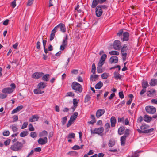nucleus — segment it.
<instances>
[{"label":"nucleus","mask_w":157,"mask_h":157,"mask_svg":"<svg viewBox=\"0 0 157 157\" xmlns=\"http://www.w3.org/2000/svg\"><path fill=\"white\" fill-rule=\"evenodd\" d=\"M107 55L105 54H103L101 57L98 63L97 68V72L98 73L103 72L102 67L105 63V61L107 58Z\"/></svg>","instance_id":"obj_1"},{"label":"nucleus","mask_w":157,"mask_h":157,"mask_svg":"<svg viewBox=\"0 0 157 157\" xmlns=\"http://www.w3.org/2000/svg\"><path fill=\"white\" fill-rule=\"evenodd\" d=\"M71 86L72 90H74L75 93H80L82 91L83 88L82 86L76 82H73L71 84Z\"/></svg>","instance_id":"obj_2"},{"label":"nucleus","mask_w":157,"mask_h":157,"mask_svg":"<svg viewBox=\"0 0 157 157\" xmlns=\"http://www.w3.org/2000/svg\"><path fill=\"white\" fill-rule=\"evenodd\" d=\"M117 35L120 37L121 40L123 41H128L129 40V33L128 32L123 33L122 30H120L117 33Z\"/></svg>","instance_id":"obj_3"},{"label":"nucleus","mask_w":157,"mask_h":157,"mask_svg":"<svg viewBox=\"0 0 157 157\" xmlns=\"http://www.w3.org/2000/svg\"><path fill=\"white\" fill-rule=\"evenodd\" d=\"M23 147V144L21 142L17 141L11 146L10 149L13 151H18L21 150Z\"/></svg>","instance_id":"obj_4"},{"label":"nucleus","mask_w":157,"mask_h":157,"mask_svg":"<svg viewBox=\"0 0 157 157\" xmlns=\"http://www.w3.org/2000/svg\"><path fill=\"white\" fill-rule=\"evenodd\" d=\"M137 127L138 128L137 131L139 133H146L147 129L149 128V126L146 124H142L140 126V125L137 124Z\"/></svg>","instance_id":"obj_5"},{"label":"nucleus","mask_w":157,"mask_h":157,"mask_svg":"<svg viewBox=\"0 0 157 157\" xmlns=\"http://www.w3.org/2000/svg\"><path fill=\"white\" fill-rule=\"evenodd\" d=\"M59 29L60 31L63 33H65L66 31V29L64 24L63 23H60L56 26L54 28L56 32L58 31V29Z\"/></svg>","instance_id":"obj_6"},{"label":"nucleus","mask_w":157,"mask_h":157,"mask_svg":"<svg viewBox=\"0 0 157 157\" xmlns=\"http://www.w3.org/2000/svg\"><path fill=\"white\" fill-rule=\"evenodd\" d=\"M128 49V48L126 44H124L123 47L121 48V52L122 54V57L123 61L126 60L127 53L126 52Z\"/></svg>","instance_id":"obj_7"},{"label":"nucleus","mask_w":157,"mask_h":157,"mask_svg":"<svg viewBox=\"0 0 157 157\" xmlns=\"http://www.w3.org/2000/svg\"><path fill=\"white\" fill-rule=\"evenodd\" d=\"M104 130L103 128L101 127L98 128H95L94 130L91 129L90 131L91 134H96L100 135L103 133Z\"/></svg>","instance_id":"obj_8"},{"label":"nucleus","mask_w":157,"mask_h":157,"mask_svg":"<svg viewBox=\"0 0 157 157\" xmlns=\"http://www.w3.org/2000/svg\"><path fill=\"white\" fill-rule=\"evenodd\" d=\"M145 109L146 112L150 114H154L156 111V108L152 106H147Z\"/></svg>","instance_id":"obj_9"},{"label":"nucleus","mask_w":157,"mask_h":157,"mask_svg":"<svg viewBox=\"0 0 157 157\" xmlns=\"http://www.w3.org/2000/svg\"><path fill=\"white\" fill-rule=\"evenodd\" d=\"M113 47L114 49L119 50L121 48V42L119 40H115L113 44Z\"/></svg>","instance_id":"obj_10"},{"label":"nucleus","mask_w":157,"mask_h":157,"mask_svg":"<svg viewBox=\"0 0 157 157\" xmlns=\"http://www.w3.org/2000/svg\"><path fill=\"white\" fill-rule=\"evenodd\" d=\"M103 12V10L98 5L97 6L95 9V13L96 16L98 17H100Z\"/></svg>","instance_id":"obj_11"},{"label":"nucleus","mask_w":157,"mask_h":157,"mask_svg":"<svg viewBox=\"0 0 157 157\" xmlns=\"http://www.w3.org/2000/svg\"><path fill=\"white\" fill-rule=\"evenodd\" d=\"M44 75V73L42 72H36L33 74L32 77L36 79H38Z\"/></svg>","instance_id":"obj_12"},{"label":"nucleus","mask_w":157,"mask_h":157,"mask_svg":"<svg viewBox=\"0 0 157 157\" xmlns=\"http://www.w3.org/2000/svg\"><path fill=\"white\" fill-rule=\"evenodd\" d=\"M105 113V109H103L98 110L96 113V116L97 118H99L103 115Z\"/></svg>","instance_id":"obj_13"},{"label":"nucleus","mask_w":157,"mask_h":157,"mask_svg":"<svg viewBox=\"0 0 157 157\" xmlns=\"http://www.w3.org/2000/svg\"><path fill=\"white\" fill-rule=\"evenodd\" d=\"M156 90L154 89H152L148 91L147 93V94L148 96L152 97L155 95Z\"/></svg>","instance_id":"obj_14"},{"label":"nucleus","mask_w":157,"mask_h":157,"mask_svg":"<svg viewBox=\"0 0 157 157\" xmlns=\"http://www.w3.org/2000/svg\"><path fill=\"white\" fill-rule=\"evenodd\" d=\"M2 93L4 94H10L13 92V89L10 87H6L3 88L2 90Z\"/></svg>","instance_id":"obj_15"},{"label":"nucleus","mask_w":157,"mask_h":157,"mask_svg":"<svg viewBox=\"0 0 157 157\" xmlns=\"http://www.w3.org/2000/svg\"><path fill=\"white\" fill-rule=\"evenodd\" d=\"M48 142L47 138L45 137L43 139L41 138H39L38 140V143L41 145H44L45 144Z\"/></svg>","instance_id":"obj_16"},{"label":"nucleus","mask_w":157,"mask_h":157,"mask_svg":"<svg viewBox=\"0 0 157 157\" xmlns=\"http://www.w3.org/2000/svg\"><path fill=\"white\" fill-rule=\"evenodd\" d=\"M111 122V126L112 127H114L115 126L116 123V120L114 116H112L110 119Z\"/></svg>","instance_id":"obj_17"},{"label":"nucleus","mask_w":157,"mask_h":157,"mask_svg":"<svg viewBox=\"0 0 157 157\" xmlns=\"http://www.w3.org/2000/svg\"><path fill=\"white\" fill-rule=\"evenodd\" d=\"M39 118V116L37 115H33L29 119V121L31 122L36 121H38Z\"/></svg>","instance_id":"obj_18"},{"label":"nucleus","mask_w":157,"mask_h":157,"mask_svg":"<svg viewBox=\"0 0 157 157\" xmlns=\"http://www.w3.org/2000/svg\"><path fill=\"white\" fill-rule=\"evenodd\" d=\"M118 61V58L117 56H113L111 57L109 60V62L111 63H116Z\"/></svg>","instance_id":"obj_19"},{"label":"nucleus","mask_w":157,"mask_h":157,"mask_svg":"<svg viewBox=\"0 0 157 157\" xmlns=\"http://www.w3.org/2000/svg\"><path fill=\"white\" fill-rule=\"evenodd\" d=\"M23 108V106L22 105H20L17 107L16 108L14 109L12 111L11 114H13L15 113H16L17 112H18L22 109Z\"/></svg>","instance_id":"obj_20"},{"label":"nucleus","mask_w":157,"mask_h":157,"mask_svg":"<svg viewBox=\"0 0 157 157\" xmlns=\"http://www.w3.org/2000/svg\"><path fill=\"white\" fill-rule=\"evenodd\" d=\"M33 92L35 94H41L44 93V91L41 90V89L39 88L38 87L37 89L34 90Z\"/></svg>","instance_id":"obj_21"},{"label":"nucleus","mask_w":157,"mask_h":157,"mask_svg":"<svg viewBox=\"0 0 157 157\" xmlns=\"http://www.w3.org/2000/svg\"><path fill=\"white\" fill-rule=\"evenodd\" d=\"M126 137L125 136H122L121 137L120 140L121 146H124L125 145Z\"/></svg>","instance_id":"obj_22"},{"label":"nucleus","mask_w":157,"mask_h":157,"mask_svg":"<svg viewBox=\"0 0 157 157\" xmlns=\"http://www.w3.org/2000/svg\"><path fill=\"white\" fill-rule=\"evenodd\" d=\"M56 32V31H55V29H54L52 30V31L51 32V33L50 35V41H51L54 39V38L55 37V33Z\"/></svg>","instance_id":"obj_23"},{"label":"nucleus","mask_w":157,"mask_h":157,"mask_svg":"<svg viewBox=\"0 0 157 157\" xmlns=\"http://www.w3.org/2000/svg\"><path fill=\"white\" fill-rule=\"evenodd\" d=\"M125 128L124 126H120L118 129V134L120 135H122L124 133V131L125 130Z\"/></svg>","instance_id":"obj_24"},{"label":"nucleus","mask_w":157,"mask_h":157,"mask_svg":"<svg viewBox=\"0 0 157 157\" xmlns=\"http://www.w3.org/2000/svg\"><path fill=\"white\" fill-rule=\"evenodd\" d=\"M114 78L116 79H121L122 76L119 73L115 72L114 73Z\"/></svg>","instance_id":"obj_25"},{"label":"nucleus","mask_w":157,"mask_h":157,"mask_svg":"<svg viewBox=\"0 0 157 157\" xmlns=\"http://www.w3.org/2000/svg\"><path fill=\"white\" fill-rule=\"evenodd\" d=\"M115 144V140L113 139H110L108 143L109 147H112Z\"/></svg>","instance_id":"obj_26"},{"label":"nucleus","mask_w":157,"mask_h":157,"mask_svg":"<svg viewBox=\"0 0 157 157\" xmlns=\"http://www.w3.org/2000/svg\"><path fill=\"white\" fill-rule=\"evenodd\" d=\"M91 99V97L90 95H86L84 98V102L85 103H89Z\"/></svg>","instance_id":"obj_27"},{"label":"nucleus","mask_w":157,"mask_h":157,"mask_svg":"<svg viewBox=\"0 0 157 157\" xmlns=\"http://www.w3.org/2000/svg\"><path fill=\"white\" fill-rule=\"evenodd\" d=\"M144 120L147 122H150L151 120V117L149 116L146 115L144 117Z\"/></svg>","instance_id":"obj_28"},{"label":"nucleus","mask_w":157,"mask_h":157,"mask_svg":"<svg viewBox=\"0 0 157 157\" xmlns=\"http://www.w3.org/2000/svg\"><path fill=\"white\" fill-rule=\"evenodd\" d=\"M78 115V112H75L74 114L71 115V117L70 119L71 120L73 121H74L76 119Z\"/></svg>","instance_id":"obj_29"},{"label":"nucleus","mask_w":157,"mask_h":157,"mask_svg":"<svg viewBox=\"0 0 157 157\" xmlns=\"http://www.w3.org/2000/svg\"><path fill=\"white\" fill-rule=\"evenodd\" d=\"M46 86V84L44 82H42L39 83L38 84L37 86V87L41 89L45 88Z\"/></svg>","instance_id":"obj_30"},{"label":"nucleus","mask_w":157,"mask_h":157,"mask_svg":"<svg viewBox=\"0 0 157 157\" xmlns=\"http://www.w3.org/2000/svg\"><path fill=\"white\" fill-rule=\"evenodd\" d=\"M50 75L49 74H45L43 75L42 77V79L43 81H48L49 80Z\"/></svg>","instance_id":"obj_31"},{"label":"nucleus","mask_w":157,"mask_h":157,"mask_svg":"<svg viewBox=\"0 0 157 157\" xmlns=\"http://www.w3.org/2000/svg\"><path fill=\"white\" fill-rule=\"evenodd\" d=\"M103 85V84L102 82L101 81H100L95 85V88L96 89H100L102 87Z\"/></svg>","instance_id":"obj_32"},{"label":"nucleus","mask_w":157,"mask_h":157,"mask_svg":"<svg viewBox=\"0 0 157 157\" xmlns=\"http://www.w3.org/2000/svg\"><path fill=\"white\" fill-rule=\"evenodd\" d=\"M149 84L151 86H154L157 84V80L154 78H152Z\"/></svg>","instance_id":"obj_33"},{"label":"nucleus","mask_w":157,"mask_h":157,"mask_svg":"<svg viewBox=\"0 0 157 157\" xmlns=\"http://www.w3.org/2000/svg\"><path fill=\"white\" fill-rule=\"evenodd\" d=\"M47 134L48 133L45 130H44L40 133L39 135L40 137H47Z\"/></svg>","instance_id":"obj_34"},{"label":"nucleus","mask_w":157,"mask_h":157,"mask_svg":"<svg viewBox=\"0 0 157 157\" xmlns=\"http://www.w3.org/2000/svg\"><path fill=\"white\" fill-rule=\"evenodd\" d=\"M98 3L99 2L98 0H93L91 6L92 8H95Z\"/></svg>","instance_id":"obj_35"},{"label":"nucleus","mask_w":157,"mask_h":157,"mask_svg":"<svg viewBox=\"0 0 157 157\" xmlns=\"http://www.w3.org/2000/svg\"><path fill=\"white\" fill-rule=\"evenodd\" d=\"M10 128L12 129V130L13 132H16L17 131L18 128L15 124H13L10 125Z\"/></svg>","instance_id":"obj_36"},{"label":"nucleus","mask_w":157,"mask_h":157,"mask_svg":"<svg viewBox=\"0 0 157 157\" xmlns=\"http://www.w3.org/2000/svg\"><path fill=\"white\" fill-rule=\"evenodd\" d=\"M142 87L144 88H146L147 87L149 86L148 82L146 81L143 80L142 82Z\"/></svg>","instance_id":"obj_37"},{"label":"nucleus","mask_w":157,"mask_h":157,"mask_svg":"<svg viewBox=\"0 0 157 157\" xmlns=\"http://www.w3.org/2000/svg\"><path fill=\"white\" fill-rule=\"evenodd\" d=\"M28 134V132L27 131H22L20 133V136L21 137H23L27 136Z\"/></svg>","instance_id":"obj_38"},{"label":"nucleus","mask_w":157,"mask_h":157,"mask_svg":"<svg viewBox=\"0 0 157 157\" xmlns=\"http://www.w3.org/2000/svg\"><path fill=\"white\" fill-rule=\"evenodd\" d=\"M98 75H91L90 79L92 81H95L97 79Z\"/></svg>","instance_id":"obj_39"},{"label":"nucleus","mask_w":157,"mask_h":157,"mask_svg":"<svg viewBox=\"0 0 157 157\" xmlns=\"http://www.w3.org/2000/svg\"><path fill=\"white\" fill-rule=\"evenodd\" d=\"M109 54L111 55H118L119 54V52L116 51H110Z\"/></svg>","instance_id":"obj_40"},{"label":"nucleus","mask_w":157,"mask_h":157,"mask_svg":"<svg viewBox=\"0 0 157 157\" xmlns=\"http://www.w3.org/2000/svg\"><path fill=\"white\" fill-rule=\"evenodd\" d=\"M110 127V125L109 123H106L105 125V128L106 132H107L109 130Z\"/></svg>","instance_id":"obj_41"},{"label":"nucleus","mask_w":157,"mask_h":157,"mask_svg":"<svg viewBox=\"0 0 157 157\" xmlns=\"http://www.w3.org/2000/svg\"><path fill=\"white\" fill-rule=\"evenodd\" d=\"M30 136L32 138H35L37 137V135L36 132H32L30 133Z\"/></svg>","instance_id":"obj_42"},{"label":"nucleus","mask_w":157,"mask_h":157,"mask_svg":"<svg viewBox=\"0 0 157 157\" xmlns=\"http://www.w3.org/2000/svg\"><path fill=\"white\" fill-rule=\"evenodd\" d=\"M78 101L76 99L74 98L73 100V103L74 106H75V107H77L78 103Z\"/></svg>","instance_id":"obj_43"},{"label":"nucleus","mask_w":157,"mask_h":157,"mask_svg":"<svg viewBox=\"0 0 157 157\" xmlns=\"http://www.w3.org/2000/svg\"><path fill=\"white\" fill-rule=\"evenodd\" d=\"M79 5L78 3H77L76 7H75V10H76L78 13H80L82 12V10H81V9H79Z\"/></svg>","instance_id":"obj_44"},{"label":"nucleus","mask_w":157,"mask_h":157,"mask_svg":"<svg viewBox=\"0 0 157 157\" xmlns=\"http://www.w3.org/2000/svg\"><path fill=\"white\" fill-rule=\"evenodd\" d=\"M96 70V67L94 63H93L92 66L91 72L93 74L95 73Z\"/></svg>","instance_id":"obj_45"},{"label":"nucleus","mask_w":157,"mask_h":157,"mask_svg":"<svg viewBox=\"0 0 157 157\" xmlns=\"http://www.w3.org/2000/svg\"><path fill=\"white\" fill-rule=\"evenodd\" d=\"M29 131H33L34 130V128L33 127V125L31 124H29Z\"/></svg>","instance_id":"obj_46"},{"label":"nucleus","mask_w":157,"mask_h":157,"mask_svg":"<svg viewBox=\"0 0 157 157\" xmlns=\"http://www.w3.org/2000/svg\"><path fill=\"white\" fill-rule=\"evenodd\" d=\"M75 136V134L74 133H71L69 134L68 136V138H74Z\"/></svg>","instance_id":"obj_47"},{"label":"nucleus","mask_w":157,"mask_h":157,"mask_svg":"<svg viewBox=\"0 0 157 157\" xmlns=\"http://www.w3.org/2000/svg\"><path fill=\"white\" fill-rule=\"evenodd\" d=\"M73 122H74V121H72L71 119H70V120L68 121L67 124V127H68L70 126L72 124Z\"/></svg>","instance_id":"obj_48"},{"label":"nucleus","mask_w":157,"mask_h":157,"mask_svg":"<svg viewBox=\"0 0 157 157\" xmlns=\"http://www.w3.org/2000/svg\"><path fill=\"white\" fill-rule=\"evenodd\" d=\"M129 134V130L128 129H126L125 131L124 134L123 136H125L127 137Z\"/></svg>","instance_id":"obj_49"},{"label":"nucleus","mask_w":157,"mask_h":157,"mask_svg":"<svg viewBox=\"0 0 157 157\" xmlns=\"http://www.w3.org/2000/svg\"><path fill=\"white\" fill-rule=\"evenodd\" d=\"M28 125V123L27 122H24L23 123L22 125L21 126V128L24 129L26 128Z\"/></svg>","instance_id":"obj_50"},{"label":"nucleus","mask_w":157,"mask_h":157,"mask_svg":"<svg viewBox=\"0 0 157 157\" xmlns=\"http://www.w3.org/2000/svg\"><path fill=\"white\" fill-rule=\"evenodd\" d=\"M74 94L72 92H67L66 95V96H71L74 97Z\"/></svg>","instance_id":"obj_51"},{"label":"nucleus","mask_w":157,"mask_h":157,"mask_svg":"<svg viewBox=\"0 0 157 157\" xmlns=\"http://www.w3.org/2000/svg\"><path fill=\"white\" fill-rule=\"evenodd\" d=\"M67 117H65L63 118L62 120V124L63 125H64L67 121Z\"/></svg>","instance_id":"obj_52"},{"label":"nucleus","mask_w":157,"mask_h":157,"mask_svg":"<svg viewBox=\"0 0 157 157\" xmlns=\"http://www.w3.org/2000/svg\"><path fill=\"white\" fill-rule=\"evenodd\" d=\"M7 97V95L6 94H0V98L3 99L6 98Z\"/></svg>","instance_id":"obj_53"},{"label":"nucleus","mask_w":157,"mask_h":157,"mask_svg":"<svg viewBox=\"0 0 157 157\" xmlns=\"http://www.w3.org/2000/svg\"><path fill=\"white\" fill-rule=\"evenodd\" d=\"M80 147L77 145H75L72 147V149L75 150L80 149Z\"/></svg>","instance_id":"obj_54"},{"label":"nucleus","mask_w":157,"mask_h":157,"mask_svg":"<svg viewBox=\"0 0 157 157\" xmlns=\"http://www.w3.org/2000/svg\"><path fill=\"white\" fill-rule=\"evenodd\" d=\"M124 118L123 117H118V122L124 123Z\"/></svg>","instance_id":"obj_55"},{"label":"nucleus","mask_w":157,"mask_h":157,"mask_svg":"<svg viewBox=\"0 0 157 157\" xmlns=\"http://www.w3.org/2000/svg\"><path fill=\"white\" fill-rule=\"evenodd\" d=\"M119 97L121 99H122L124 98V94H123V92L122 91L119 92Z\"/></svg>","instance_id":"obj_56"},{"label":"nucleus","mask_w":157,"mask_h":157,"mask_svg":"<svg viewBox=\"0 0 157 157\" xmlns=\"http://www.w3.org/2000/svg\"><path fill=\"white\" fill-rule=\"evenodd\" d=\"M101 77L103 79H106L108 77V75L106 73H103L101 75Z\"/></svg>","instance_id":"obj_57"},{"label":"nucleus","mask_w":157,"mask_h":157,"mask_svg":"<svg viewBox=\"0 0 157 157\" xmlns=\"http://www.w3.org/2000/svg\"><path fill=\"white\" fill-rule=\"evenodd\" d=\"M101 8V10L106 9L108 8V6L105 5H98Z\"/></svg>","instance_id":"obj_58"},{"label":"nucleus","mask_w":157,"mask_h":157,"mask_svg":"<svg viewBox=\"0 0 157 157\" xmlns=\"http://www.w3.org/2000/svg\"><path fill=\"white\" fill-rule=\"evenodd\" d=\"M139 153V152H137V151H136L133 155L131 156V157H138L139 156V155L138 153Z\"/></svg>","instance_id":"obj_59"},{"label":"nucleus","mask_w":157,"mask_h":157,"mask_svg":"<svg viewBox=\"0 0 157 157\" xmlns=\"http://www.w3.org/2000/svg\"><path fill=\"white\" fill-rule=\"evenodd\" d=\"M34 0H28L27 5V6H29L32 5L33 3Z\"/></svg>","instance_id":"obj_60"},{"label":"nucleus","mask_w":157,"mask_h":157,"mask_svg":"<svg viewBox=\"0 0 157 157\" xmlns=\"http://www.w3.org/2000/svg\"><path fill=\"white\" fill-rule=\"evenodd\" d=\"M10 134L9 131L8 130L6 131L3 132V134L5 136H8Z\"/></svg>","instance_id":"obj_61"},{"label":"nucleus","mask_w":157,"mask_h":157,"mask_svg":"<svg viewBox=\"0 0 157 157\" xmlns=\"http://www.w3.org/2000/svg\"><path fill=\"white\" fill-rule=\"evenodd\" d=\"M10 142V139H8L7 140L4 142V144L5 145L7 146L9 144Z\"/></svg>","instance_id":"obj_62"},{"label":"nucleus","mask_w":157,"mask_h":157,"mask_svg":"<svg viewBox=\"0 0 157 157\" xmlns=\"http://www.w3.org/2000/svg\"><path fill=\"white\" fill-rule=\"evenodd\" d=\"M143 119V117L141 116H140L138 118L137 120V122L138 123V124H139L142 121Z\"/></svg>","instance_id":"obj_63"},{"label":"nucleus","mask_w":157,"mask_h":157,"mask_svg":"<svg viewBox=\"0 0 157 157\" xmlns=\"http://www.w3.org/2000/svg\"><path fill=\"white\" fill-rule=\"evenodd\" d=\"M34 152H35L34 149L32 150L28 154L26 157H30L31 155L33 154Z\"/></svg>","instance_id":"obj_64"}]
</instances>
